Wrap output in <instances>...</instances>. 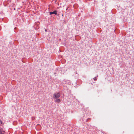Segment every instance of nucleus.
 Returning <instances> with one entry per match:
<instances>
[{
  "mask_svg": "<svg viewBox=\"0 0 134 134\" xmlns=\"http://www.w3.org/2000/svg\"><path fill=\"white\" fill-rule=\"evenodd\" d=\"M60 96V94L59 93H54L53 96V98L54 99L58 98Z\"/></svg>",
  "mask_w": 134,
  "mask_h": 134,
  "instance_id": "1",
  "label": "nucleus"
},
{
  "mask_svg": "<svg viewBox=\"0 0 134 134\" xmlns=\"http://www.w3.org/2000/svg\"><path fill=\"white\" fill-rule=\"evenodd\" d=\"M49 13L50 15H51L53 14H55L56 15L57 14V11L56 10H54L52 12H49Z\"/></svg>",
  "mask_w": 134,
  "mask_h": 134,
  "instance_id": "2",
  "label": "nucleus"
},
{
  "mask_svg": "<svg viewBox=\"0 0 134 134\" xmlns=\"http://www.w3.org/2000/svg\"><path fill=\"white\" fill-rule=\"evenodd\" d=\"M5 132L3 129H0V134H4Z\"/></svg>",
  "mask_w": 134,
  "mask_h": 134,
  "instance_id": "3",
  "label": "nucleus"
},
{
  "mask_svg": "<svg viewBox=\"0 0 134 134\" xmlns=\"http://www.w3.org/2000/svg\"><path fill=\"white\" fill-rule=\"evenodd\" d=\"M60 101V100L59 99H57L55 101V102L59 103Z\"/></svg>",
  "mask_w": 134,
  "mask_h": 134,
  "instance_id": "4",
  "label": "nucleus"
},
{
  "mask_svg": "<svg viewBox=\"0 0 134 134\" xmlns=\"http://www.w3.org/2000/svg\"><path fill=\"white\" fill-rule=\"evenodd\" d=\"M2 121L0 119V124H2Z\"/></svg>",
  "mask_w": 134,
  "mask_h": 134,
  "instance_id": "5",
  "label": "nucleus"
},
{
  "mask_svg": "<svg viewBox=\"0 0 134 134\" xmlns=\"http://www.w3.org/2000/svg\"><path fill=\"white\" fill-rule=\"evenodd\" d=\"M93 79H94V80L95 81H96L97 80V79L96 78V77H95Z\"/></svg>",
  "mask_w": 134,
  "mask_h": 134,
  "instance_id": "6",
  "label": "nucleus"
}]
</instances>
